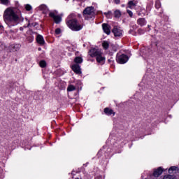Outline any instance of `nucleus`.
<instances>
[{
  "label": "nucleus",
  "mask_w": 179,
  "mask_h": 179,
  "mask_svg": "<svg viewBox=\"0 0 179 179\" xmlns=\"http://www.w3.org/2000/svg\"><path fill=\"white\" fill-rule=\"evenodd\" d=\"M112 32L113 33L115 37H122L124 31L120 27H114V28L112 30Z\"/></svg>",
  "instance_id": "obj_6"
},
{
  "label": "nucleus",
  "mask_w": 179,
  "mask_h": 179,
  "mask_svg": "<svg viewBox=\"0 0 179 179\" xmlns=\"http://www.w3.org/2000/svg\"><path fill=\"white\" fill-rule=\"evenodd\" d=\"M34 41V36H30L27 38V41H29V43H33Z\"/></svg>",
  "instance_id": "obj_22"
},
{
  "label": "nucleus",
  "mask_w": 179,
  "mask_h": 179,
  "mask_svg": "<svg viewBox=\"0 0 179 179\" xmlns=\"http://www.w3.org/2000/svg\"><path fill=\"white\" fill-rule=\"evenodd\" d=\"M163 174V168L159 167L154 170L152 179H157V178Z\"/></svg>",
  "instance_id": "obj_7"
},
{
  "label": "nucleus",
  "mask_w": 179,
  "mask_h": 179,
  "mask_svg": "<svg viewBox=\"0 0 179 179\" xmlns=\"http://www.w3.org/2000/svg\"><path fill=\"white\" fill-rule=\"evenodd\" d=\"M127 13L129 15V16L132 17V11L127 10Z\"/></svg>",
  "instance_id": "obj_27"
},
{
  "label": "nucleus",
  "mask_w": 179,
  "mask_h": 179,
  "mask_svg": "<svg viewBox=\"0 0 179 179\" xmlns=\"http://www.w3.org/2000/svg\"><path fill=\"white\" fill-rule=\"evenodd\" d=\"M114 15L115 17H120L121 16V12L120 10H115Z\"/></svg>",
  "instance_id": "obj_20"
},
{
  "label": "nucleus",
  "mask_w": 179,
  "mask_h": 179,
  "mask_svg": "<svg viewBox=\"0 0 179 179\" xmlns=\"http://www.w3.org/2000/svg\"><path fill=\"white\" fill-rule=\"evenodd\" d=\"M39 65H40L41 68H45L47 66V62H45V61H44V60H41L39 62Z\"/></svg>",
  "instance_id": "obj_18"
},
{
  "label": "nucleus",
  "mask_w": 179,
  "mask_h": 179,
  "mask_svg": "<svg viewBox=\"0 0 179 179\" xmlns=\"http://www.w3.org/2000/svg\"><path fill=\"white\" fill-rule=\"evenodd\" d=\"M2 29H3V27L0 24V30H2Z\"/></svg>",
  "instance_id": "obj_30"
},
{
  "label": "nucleus",
  "mask_w": 179,
  "mask_h": 179,
  "mask_svg": "<svg viewBox=\"0 0 179 179\" xmlns=\"http://www.w3.org/2000/svg\"><path fill=\"white\" fill-rule=\"evenodd\" d=\"M72 69L75 73H77L78 75L82 73V71H80V66L79 64H74L72 66Z\"/></svg>",
  "instance_id": "obj_10"
},
{
  "label": "nucleus",
  "mask_w": 179,
  "mask_h": 179,
  "mask_svg": "<svg viewBox=\"0 0 179 179\" xmlns=\"http://www.w3.org/2000/svg\"><path fill=\"white\" fill-rule=\"evenodd\" d=\"M73 90H76V87L72 85H69L67 87L68 92H73Z\"/></svg>",
  "instance_id": "obj_17"
},
{
  "label": "nucleus",
  "mask_w": 179,
  "mask_h": 179,
  "mask_svg": "<svg viewBox=\"0 0 179 179\" xmlns=\"http://www.w3.org/2000/svg\"><path fill=\"white\" fill-rule=\"evenodd\" d=\"M55 34H61V29L57 28V29L55 30Z\"/></svg>",
  "instance_id": "obj_25"
},
{
  "label": "nucleus",
  "mask_w": 179,
  "mask_h": 179,
  "mask_svg": "<svg viewBox=\"0 0 179 179\" xmlns=\"http://www.w3.org/2000/svg\"><path fill=\"white\" fill-rule=\"evenodd\" d=\"M25 8L27 9V10H31V6L27 4V5L25 6Z\"/></svg>",
  "instance_id": "obj_23"
},
{
  "label": "nucleus",
  "mask_w": 179,
  "mask_h": 179,
  "mask_svg": "<svg viewBox=\"0 0 179 179\" xmlns=\"http://www.w3.org/2000/svg\"><path fill=\"white\" fill-rule=\"evenodd\" d=\"M67 26L71 30H73V31H79V30L83 29V25L79 23H69Z\"/></svg>",
  "instance_id": "obj_4"
},
{
  "label": "nucleus",
  "mask_w": 179,
  "mask_h": 179,
  "mask_svg": "<svg viewBox=\"0 0 179 179\" xmlns=\"http://www.w3.org/2000/svg\"><path fill=\"white\" fill-rule=\"evenodd\" d=\"M138 23H145V18H140L138 20Z\"/></svg>",
  "instance_id": "obj_24"
},
{
  "label": "nucleus",
  "mask_w": 179,
  "mask_h": 179,
  "mask_svg": "<svg viewBox=\"0 0 179 179\" xmlns=\"http://www.w3.org/2000/svg\"><path fill=\"white\" fill-rule=\"evenodd\" d=\"M75 62L76 64H82L83 62V59H82V57H76L74 59Z\"/></svg>",
  "instance_id": "obj_15"
},
{
  "label": "nucleus",
  "mask_w": 179,
  "mask_h": 179,
  "mask_svg": "<svg viewBox=\"0 0 179 179\" xmlns=\"http://www.w3.org/2000/svg\"><path fill=\"white\" fill-rule=\"evenodd\" d=\"M8 0H1V3H3L4 5H6L8 3Z\"/></svg>",
  "instance_id": "obj_26"
},
{
  "label": "nucleus",
  "mask_w": 179,
  "mask_h": 179,
  "mask_svg": "<svg viewBox=\"0 0 179 179\" xmlns=\"http://www.w3.org/2000/svg\"><path fill=\"white\" fill-rule=\"evenodd\" d=\"M178 170V168L176 166H171L169 169V174H174V173H177V171Z\"/></svg>",
  "instance_id": "obj_13"
},
{
  "label": "nucleus",
  "mask_w": 179,
  "mask_h": 179,
  "mask_svg": "<svg viewBox=\"0 0 179 179\" xmlns=\"http://www.w3.org/2000/svg\"><path fill=\"white\" fill-rule=\"evenodd\" d=\"M102 46H103V48L104 50H108V47H110V43H108V41H104L103 43H102Z\"/></svg>",
  "instance_id": "obj_14"
},
{
  "label": "nucleus",
  "mask_w": 179,
  "mask_h": 179,
  "mask_svg": "<svg viewBox=\"0 0 179 179\" xmlns=\"http://www.w3.org/2000/svg\"><path fill=\"white\" fill-rule=\"evenodd\" d=\"M50 17H52L55 23H59L62 20V17L60 15H56L55 13H50Z\"/></svg>",
  "instance_id": "obj_8"
},
{
  "label": "nucleus",
  "mask_w": 179,
  "mask_h": 179,
  "mask_svg": "<svg viewBox=\"0 0 179 179\" xmlns=\"http://www.w3.org/2000/svg\"><path fill=\"white\" fill-rule=\"evenodd\" d=\"M104 113H105V114H106V115H112L113 117H114V115H115V112H114V110H113L112 109H110L108 108H106L104 109Z\"/></svg>",
  "instance_id": "obj_12"
},
{
  "label": "nucleus",
  "mask_w": 179,
  "mask_h": 179,
  "mask_svg": "<svg viewBox=\"0 0 179 179\" xmlns=\"http://www.w3.org/2000/svg\"><path fill=\"white\" fill-rule=\"evenodd\" d=\"M115 3H120V0H115Z\"/></svg>",
  "instance_id": "obj_29"
},
{
  "label": "nucleus",
  "mask_w": 179,
  "mask_h": 179,
  "mask_svg": "<svg viewBox=\"0 0 179 179\" xmlns=\"http://www.w3.org/2000/svg\"><path fill=\"white\" fill-rule=\"evenodd\" d=\"M36 41L38 44H41V45H44V43H45V41H44V38L41 35H37Z\"/></svg>",
  "instance_id": "obj_11"
},
{
  "label": "nucleus",
  "mask_w": 179,
  "mask_h": 179,
  "mask_svg": "<svg viewBox=\"0 0 179 179\" xmlns=\"http://www.w3.org/2000/svg\"><path fill=\"white\" fill-rule=\"evenodd\" d=\"M163 179H176V176L171 175H166Z\"/></svg>",
  "instance_id": "obj_19"
},
{
  "label": "nucleus",
  "mask_w": 179,
  "mask_h": 179,
  "mask_svg": "<svg viewBox=\"0 0 179 179\" xmlns=\"http://www.w3.org/2000/svg\"><path fill=\"white\" fill-rule=\"evenodd\" d=\"M102 29L106 34H110L111 33V27L108 24H103Z\"/></svg>",
  "instance_id": "obj_9"
},
{
  "label": "nucleus",
  "mask_w": 179,
  "mask_h": 179,
  "mask_svg": "<svg viewBox=\"0 0 179 179\" xmlns=\"http://www.w3.org/2000/svg\"><path fill=\"white\" fill-rule=\"evenodd\" d=\"M83 15H84L85 19H93V18H94V15H96L94 13V8L93 6L87 7L83 10Z\"/></svg>",
  "instance_id": "obj_3"
},
{
  "label": "nucleus",
  "mask_w": 179,
  "mask_h": 179,
  "mask_svg": "<svg viewBox=\"0 0 179 179\" xmlns=\"http://www.w3.org/2000/svg\"><path fill=\"white\" fill-rule=\"evenodd\" d=\"M104 15H111V12L109 11V12H108V13H105Z\"/></svg>",
  "instance_id": "obj_28"
},
{
  "label": "nucleus",
  "mask_w": 179,
  "mask_h": 179,
  "mask_svg": "<svg viewBox=\"0 0 179 179\" xmlns=\"http://www.w3.org/2000/svg\"><path fill=\"white\" fill-rule=\"evenodd\" d=\"M128 56L125 55H118L116 61L118 64H125L128 62Z\"/></svg>",
  "instance_id": "obj_5"
},
{
  "label": "nucleus",
  "mask_w": 179,
  "mask_h": 179,
  "mask_svg": "<svg viewBox=\"0 0 179 179\" xmlns=\"http://www.w3.org/2000/svg\"><path fill=\"white\" fill-rule=\"evenodd\" d=\"M69 19L68 23H78V20L72 18V15H69Z\"/></svg>",
  "instance_id": "obj_16"
},
{
  "label": "nucleus",
  "mask_w": 179,
  "mask_h": 179,
  "mask_svg": "<svg viewBox=\"0 0 179 179\" xmlns=\"http://www.w3.org/2000/svg\"><path fill=\"white\" fill-rule=\"evenodd\" d=\"M89 55L92 57H96V60L98 64H103L106 62V57H104V55H103L101 50L99 49H91L89 52Z\"/></svg>",
  "instance_id": "obj_1"
},
{
  "label": "nucleus",
  "mask_w": 179,
  "mask_h": 179,
  "mask_svg": "<svg viewBox=\"0 0 179 179\" xmlns=\"http://www.w3.org/2000/svg\"><path fill=\"white\" fill-rule=\"evenodd\" d=\"M5 22H19V16L11 8H7L4 12Z\"/></svg>",
  "instance_id": "obj_2"
},
{
  "label": "nucleus",
  "mask_w": 179,
  "mask_h": 179,
  "mask_svg": "<svg viewBox=\"0 0 179 179\" xmlns=\"http://www.w3.org/2000/svg\"><path fill=\"white\" fill-rule=\"evenodd\" d=\"M76 179H79V178H76Z\"/></svg>",
  "instance_id": "obj_32"
},
{
  "label": "nucleus",
  "mask_w": 179,
  "mask_h": 179,
  "mask_svg": "<svg viewBox=\"0 0 179 179\" xmlns=\"http://www.w3.org/2000/svg\"><path fill=\"white\" fill-rule=\"evenodd\" d=\"M128 5L129 8H132V6H136V4H135L132 1H129Z\"/></svg>",
  "instance_id": "obj_21"
},
{
  "label": "nucleus",
  "mask_w": 179,
  "mask_h": 179,
  "mask_svg": "<svg viewBox=\"0 0 179 179\" xmlns=\"http://www.w3.org/2000/svg\"><path fill=\"white\" fill-rule=\"evenodd\" d=\"M39 50H41V48L38 49Z\"/></svg>",
  "instance_id": "obj_31"
}]
</instances>
